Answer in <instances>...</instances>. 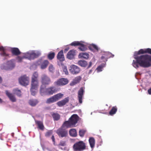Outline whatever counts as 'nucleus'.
I'll return each mask as SVG.
<instances>
[{
  "label": "nucleus",
  "mask_w": 151,
  "mask_h": 151,
  "mask_svg": "<svg viewBox=\"0 0 151 151\" xmlns=\"http://www.w3.org/2000/svg\"><path fill=\"white\" fill-rule=\"evenodd\" d=\"M136 61L133 60V66L135 68H139V65L144 68H148L151 66V49H141L136 51L134 55Z\"/></svg>",
  "instance_id": "1"
},
{
  "label": "nucleus",
  "mask_w": 151,
  "mask_h": 151,
  "mask_svg": "<svg viewBox=\"0 0 151 151\" xmlns=\"http://www.w3.org/2000/svg\"><path fill=\"white\" fill-rule=\"evenodd\" d=\"M79 119V116L77 114H74L71 116L69 120L64 122L63 124V127L65 126L67 128L71 127H75Z\"/></svg>",
  "instance_id": "2"
},
{
  "label": "nucleus",
  "mask_w": 151,
  "mask_h": 151,
  "mask_svg": "<svg viewBox=\"0 0 151 151\" xmlns=\"http://www.w3.org/2000/svg\"><path fill=\"white\" fill-rule=\"evenodd\" d=\"M57 91V89L54 86H50L46 88L45 86L42 85L40 86V92L42 95H52Z\"/></svg>",
  "instance_id": "3"
},
{
  "label": "nucleus",
  "mask_w": 151,
  "mask_h": 151,
  "mask_svg": "<svg viewBox=\"0 0 151 151\" xmlns=\"http://www.w3.org/2000/svg\"><path fill=\"white\" fill-rule=\"evenodd\" d=\"M86 147L85 143L82 141L76 142L73 146V151H83L86 149Z\"/></svg>",
  "instance_id": "4"
},
{
  "label": "nucleus",
  "mask_w": 151,
  "mask_h": 151,
  "mask_svg": "<svg viewBox=\"0 0 151 151\" xmlns=\"http://www.w3.org/2000/svg\"><path fill=\"white\" fill-rule=\"evenodd\" d=\"M41 54L40 52H28L24 54V57L29 60H33L39 56Z\"/></svg>",
  "instance_id": "5"
},
{
  "label": "nucleus",
  "mask_w": 151,
  "mask_h": 151,
  "mask_svg": "<svg viewBox=\"0 0 151 151\" xmlns=\"http://www.w3.org/2000/svg\"><path fill=\"white\" fill-rule=\"evenodd\" d=\"M63 94L61 93H58L54 95L47 99L46 103L50 104L55 102L61 99L63 96Z\"/></svg>",
  "instance_id": "6"
},
{
  "label": "nucleus",
  "mask_w": 151,
  "mask_h": 151,
  "mask_svg": "<svg viewBox=\"0 0 151 151\" xmlns=\"http://www.w3.org/2000/svg\"><path fill=\"white\" fill-rule=\"evenodd\" d=\"M65 127H66V126H64L63 127V124L62 126L56 131V133L60 138L65 137L68 135V131L64 128Z\"/></svg>",
  "instance_id": "7"
},
{
  "label": "nucleus",
  "mask_w": 151,
  "mask_h": 151,
  "mask_svg": "<svg viewBox=\"0 0 151 151\" xmlns=\"http://www.w3.org/2000/svg\"><path fill=\"white\" fill-rule=\"evenodd\" d=\"M41 82L42 85H48L51 83L50 77L45 74H43L41 76Z\"/></svg>",
  "instance_id": "8"
},
{
  "label": "nucleus",
  "mask_w": 151,
  "mask_h": 151,
  "mask_svg": "<svg viewBox=\"0 0 151 151\" xmlns=\"http://www.w3.org/2000/svg\"><path fill=\"white\" fill-rule=\"evenodd\" d=\"M69 82V81L67 78H61L58 79L54 83L55 86H62L67 84Z\"/></svg>",
  "instance_id": "9"
},
{
  "label": "nucleus",
  "mask_w": 151,
  "mask_h": 151,
  "mask_svg": "<svg viewBox=\"0 0 151 151\" xmlns=\"http://www.w3.org/2000/svg\"><path fill=\"white\" fill-rule=\"evenodd\" d=\"M39 75L37 72H34L31 77V84L39 85L38 81Z\"/></svg>",
  "instance_id": "10"
},
{
  "label": "nucleus",
  "mask_w": 151,
  "mask_h": 151,
  "mask_svg": "<svg viewBox=\"0 0 151 151\" xmlns=\"http://www.w3.org/2000/svg\"><path fill=\"white\" fill-rule=\"evenodd\" d=\"M19 82L21 85L27 86L29 83V78L25 75L22 76L19 78Z\"/></svg>",
  "instance_id": "11"
},
{
  "label": "nucleus",
  "mask_w": 151,
  "mask_h": 151,
  "mask_svg": "<svg viewBox=\"0 0 151 151\" xmlns=\"http://www.w3.org/2000/svg\"><path fill=\"white\" fill-rule=\"evenodd\" d=\"M69 71L72 74H76L79 73L80 69L78 66L74 65H72L70 66Z\"/></svg>",
  "instance_id": "12"
},
{
  "label": "nucleus",
  "mask_w": 151,
  "mask_h": 151,
  "mask_svg": "<svg viewBox=\"0 0 151 151\" xmlns=\"http://www.w3.org/2000/svg\"><path fill=\"white\" fill-rule=\"evenodd\" d=\"M38 63L39 65H40V68L42 69H44L47 68L49 64V62L47 60H39L38 61Z\"/></svg>",
  "instance_id": "13"
},
{
  "label": "nucleus",
  "mask_w": 151,
  "mask_h": 151,
  "mask_svg": "<svg viewBox=\"0 0 151 151\" xmlns=\"http://www.w3.org/2000/svg\"><path fill=\"white\" fill-rule=\"evenodd\" d=\"M76 51L74 50H70L67 55V58L70 60L74 59L75 56L76 55Z\"/></svg>",
  "instance_id": "14"
},
{
  "label": "nucleus",
  "mask_w": 151,
  "mask_h": 151,
  "mask_svg": "<svg viewBox=\"0 0 151 151\" xmlns=\"http://www.w3.org/2000/svg\"><path fill=\"white\" fill-rule=\"evenodd\" d=\"M84 90L83 87L81 88L78 91V97L80 104L82 103L83 97L84 94Z\"/></svg>",
  "instance_id": "15"
},
{
  "label": "nucleus",
  "mask_w": 151,
  "mask_h": 151,
  "mask_svg": "<svg viewBox=\"0 0 151 151\" xmlns=\"http://www.w3.org/2000/svg\"><path fill=\"white\" fill-rule=\"evenodd\" d=\"M69 101V98L68 97H66L64 99L59 101L57 102V104L59 107H62L65 105L67 103H68Z\"/></svg>",
  "instance_id": "16"
},
{
  "label": "nucleus",
  "mask_w": 151,
  "mask_h": 151,
  "mask_svg": "<svg viewBox=\"0 0 151 151\" xmlns=\"http://www.w3.org/2000/svg\"><path fill=\"white\" fill-rule=\"evenodd\" d=\"M5 92L6 95L11 101L12 102H15L16 101V99L13 94L9 93L8 91H6Z\"/></svg>",
  "instance_id": "17"
},
{
  "label": "nucleus",
  "mask_w": 151,
  "mask_h": 151,
  "mask_svg": "<svg viewBox=\"0 0 151 151\" xmlns=\"http://www.w3.org/2000/svg\"><path fill=\"white\" fill-rule=\"evenodd\" d=\"M57 58L60 61L62 62L65 60L63 50H61L58 52L57 55Z\"/></svg>",
  "instance_id": "18"
},
{
  "label": "nucleus",
  "mask_w": 151,
  "mask_h": 151,
  "mask_svg": "<svg viewBox=\"0 0 151 151\" xmlns=\"http://www.w3.org/2000/svg\"><path fill=\"white\" fill-rule=\"evenodd\" d=\"M38 86L39 85L31 84L30 91L32 95L35 96V95L36 93V91L37 90Z\"/></svg>",
  "instance_id": "19"
},
{
  "label": "nucleus",
  "mask_w": 151,
  "mask_h": 151,
  "mask_svg": "<svg viewBox=\"0 0 151 151\" xmlns=\"http://www.w3.org/2000/svg\"><path fill=\"white\" fill-rule=\"evenodd\" d=\"M11 51L12 54L14 55H20L21 53L19 50L17 48H12L11 49Z\"/></svg>",
  "instance_id": "20"
},
{
  "label": "nucleus",
  "mask_w": 151,
  "mask_h": 151,
  "mask_svg": "<svg viewBox=\"0 0 151 151\" xmlns=\"http://www.w3.org/2000/svg\"><path fill=\"white\" fill-rule=\"evenodd\" d=\"M81 79V76H79L76 77L70 83L71 86H74L79 83Z\"/></svg>",
  "instance_id": "21"
},
{
  "label": "nucleus",
  "mask_w": 151,
  "mask_h": 151,
  "mask_svg": "<svg viewBox=\"0 0 151 151\" xmlns=\"http://www.w3.org/2000/svg\"><path fill=\"white\" fill-rule=\"evenodd\" d=\"M35 123L37 125L38 128L42 130H44V127L42 122L40 121L35 120Z\"/></svg>",
  "instance_id": "22"
},
{
  "label": "nucleus",
  "mask_w": 151,
  "mask_h": 151,
  "mask_svg": "<svg viewBox=\"0 0 151 151\" xmlns=\"http://www.w3.org/2000/svg\"><path fill=\"white\" fill-rule=\"evenodd\" d=\"M88 141L91 147L92 148H93L95 145V139L93 137H90L89 138Z\"/></svg>",
  "instance_id": "23"
},
{
  "label": "nucleus",
  "mask_w": 151,
  "mask_h": 151,
  "mask_svg": "<svg viewBox=\"0 0 151 151\" xmlns=\"http://www.w3.org/2000/svg\"><path fill=\"white\" fill-rule=\"evenodd\" d=\"M51 115L54 121H58L60 119V115L58 113H53Z\"/></svg>",
  "instance_id": "24"
},
{
  "label": "nucleus",
  "mask_w": 151,
  "mask_h": 151,
  "mask_svg": "<svg viewBox=\"0 0 151 151\" xmlns=\"http://www.w3.org/2000/svg\"><path fill=\"white\" fill-rule=\"evenodd\" d=\"M70 135L73 137H76L77 136L76 131L75 129H72L69 131Z\"/></svg>",
  "instance_id": "25"
},
{
  "label": "nucleus",
  "mask_w": 151,
  "mask_h": 151,
  "mask_svg": "<svg viewBox=\"0 0 151 151\" xmlns=\"http://www.w3.org/2000/svg\"><path fill=\"white\" fill-rule=\"evenodd\" d=\"M89 57L88 54L87 53H82L79 54L78 57L80 58H84L87 59Z\"/></svg>",
  "instance_id": "26"
},
{
  "label": "nucleus",
  "mask_w": 151,
  "mask_h": 151,
  "mask_svg": "<svg viewBox=\"0 0 151 151\" xmlns=\"http://www.w3.org/2000/svg\"><path fill=\"white\" fill-rule=\"evenodd\" d=\"M78 64L82 67H85L87 65V63L85 61L80 60L78 61Z\"/></svg>",
  "instance_id": "27"
},
{
  "label": "nucleus",
  "mask_w": 151,
  "mask_h": 151,
  "mask_svg": "<svg viewBox=\"0 0 151 151\" xmlns=\"http://www.w3.org/2000/svg\"><path fill=\"white\" fill-rule=\"evenodd\" d=\"M103 55L105 56L106 59L110 58H113L114 56V55L109 52H104Z\"/></svg>",
  "instance_id": "28"
},
{
  "label": "nucleus",
  "mask_w": 151,
  "mask_h": 151,
  "mask_svg": "<svg viewBox=\"0 0 151 151\" xmlns=\"http://www.w3.org/2000/svg\"><path fill=\"white\" fill-rule=\"evenodd\" d=\"M38 103V101L36 99H30L29 102V104L32 106H35Z\"/></svg>",
  "instance_id": "29"
},
{
  "label": "nucleus",
  "mask_w": 151,
  "mask_h": 151,
  "mask_svg": "<svg viewBox=\"0 0 151 151\" xmlns=\"http://www.w3.org/2000/svg\"><path fill=\"white\" fill-rule=\"evenodd\" d=\"M117 110V108L116 106H113L111 110L109 112V114L110 115H113L115 114Z\"/></svg>",
  "instance_id": "30"
},
{
  "label": "nucleus",
  "mask_w": 151,
  "mask_h": 151,
  "mask_svg": "<svg viewBox=\"0 0 151 151\" xmlns=\"http://www.w3.org/2000/svg\"><path fill=\"white\" fill-rule=\"evenodd\" d=\"M4 48L2 46L0 47V51H2V52L0 53L1 55L3 56L7 57L9 56V55L6 53L5 51Z\"/></svg>",
  "instance_id": "31"
},
{
  "label": "nucleus",
  "mask_w": 151,
  "mask_h": 151,
  "mask_svg": "<svg viewBox=\"0 0 151 151\" xmlns=\"http://www.w3.org/2000/svg\"><path fill=\"white\" fill-rule=\"evenodd\" d=\"M7 64L8 66L9 67L11 68H14L15 66V65L14 63L13 60H11L8 61L7 62Z\"/></svg>",
  "instance_id": "32"
},
{
  "label": "nucleus",
  "mask_w": 151,
  "mask_h": 151,
  "mask_svg": "<svg viewBox=\"0 0 151 151\" xmlns=\"http://www.w3.org/2000/svg\"><path fill=\"white\" fill-rule=\"evenodd\" d=\"M79 46L78 49L81 51H84L87 49L86 46L83 44L81 43V44Z\"/></svg>",
  "instance_id": "33"
},
{
  "label": "nucleus",
  "mask_w": 151,
  "mask_h": 151,
  "mask_svg": "<svg viewBox=\"0 0 151 151\" xmlns=\"http://www.w3.org/2000/svg\"><path fill=\"white\" fill-rule=\"evenodd\" d=\"M55 53L54 52H50L47 55L48 58L50 60H51L52 59L55 57Z\"/></svg>",
  "instance_id": "34"
},
{
  "label": "nucleus",
  "mask_w": 151,
  "mask_h": 151,
  "mask_svg": "<svg viewBox=\"0 0 151 151\" xmlns=\"http://www.w3.org/2000/svg\"><path fill=\"white\" fill-rule=\"evenodd\" d=\"M14 94H16L18 96L20 97L21 96V92L20 90L16 89L14 90Z\"/></svg>",
  "instance_id": "35"
},
{
  "label": "nucleus",
  "mask_w": 151,
  "mask_h": 151,
  "mask_svg": "<svg viewBox=\"0 0 151 151\" xmlns=\"http://www.w3.org/2000/svg\"><path fill=\"white\" fill-rule=\"evenodd\" d=\"M86 132L85 130L83 129H81L79 131V135L81 137H83Z\"/></svg>",
  "instance_id": "36"
},
{
  "label": "nucleus",
  "mask_w": 151,
  "mask_h": 151,
  "mask_svg": "<svg viewBox=\"0 0 151 151\" xmlns=\"http://www.w3.org/2000/svg\"><path fill=\"white\" fill-rule=\"evenodd\" d=\"M81 44V43L79 41H74L70 44L71 46H79Z\"/></svg>",
  "instance_id": "37"
},
{
  "label": "nucleus",
  "mask_w": 151,
  "mask_h": 151,
  "mask_svg": "<svg viewBox=\"0 0 151 151\" xmlns=\"http://www.w3.org/2000/svg\"><path fill=\"white\" fill-rule=\"evenodd\" d=\"M66 145V142L65 141L61 140L60 141V143L58 144L59 146H64Z\"/></svg>",
  "instance_id": "38"
},
{
  "label": "nucleus",
  "mask_w": 151,
  "mask_h": 151,
  "mask_svg": "<svg viewBox=\"0 0 151 151\" xmlns=\"http://www.w3.org/2000/svg\"><path fill=\"white\" fill-rule=\"evenodd\" d=\"M52 134V130H50L47 132L45 134V136L46 137H48L51 135Z\"/></svg>",
  "instance_id": "39"
},
{
  "label": "nucleus",
  "mask_w": 151,
  "mask_h": 151,
  "mask_svg": "<svg viewBox=\"0 0 151 151\" xmlns=\"http://www.w3.org/2000/svg\"><path fill=\"white\" fill-rule=\"evenodd\" d=\"M54 70L53 66L52 65H50L49 67V70L50 71L52 72Z\"/></svg>",
  "instance_id": "40"
},
{
  "label": "nucleus",
  "mask_w": 151,
  "mask_h": 151,
  "mask_svg": "<svg viewBox=\"0 0 151 151\" xmlns=\"http://www.w3.org/2000/svg\"><path fill=\"white\" fill-rule=\"evenodd\" d=\"M24 58H25L24 57V56L23 57L18 56L17 58V59L18 62H20L22 61V59Z\"/></svg>",
  "instance_id": "41"
},
{
  "label": "nucleus",
  "mask_w": 151,
  "mask_h": 151,
  "mask_svg": "<svg viewBox=\"0 0 151 151\" xmlns=\"http://www.w3.org/2000/svg\"><path fill=\"white\" fill-rule=\"evenodd\" d=\"M91 47L93 48L95 50L97 51H98L99 50V49H98V47L97 46H96V45H94V44L92 45H91Z\"/></svg>",
  "instance_id": "42"
},
{
  "label": "nucleus",
  "mask_w": 151,
  "mask_h": 151,
  "mask_svg": "<svg viewBox=\"0 0 151 151\" xmlns=\"http://www.w3.org/2000/svg\"><path fill=\"white\" fill-rule=\"evenodd\" d=\"M103 68V66H102V65H100L97 68V70L99 71H102V69Z\"/></svg>",
  "instance_id": "43"
},
{
  "label": "nucleus",
  "mask_w": 151,
  "mask_h": 151,
  "mask_svg": "<svg viewBox=\"0 0 151 151\" xmlns=\"http://www.w3.org/2000/svg\"><path fill=\"white\" fill-rule=\"evenodd\" d=\"M63 71L67 75L68 74V73L66 67H65L63 68Z\"/></svg>",
  "instance_id": "44"
},
{
  "label": "nucleus",
  "mask_w": 151,
  "mask_h": 151,
  "mask_svg": "<svg viewBox=\"0 0 151 151\" xmlns=\"http://www.w3.org/2000/svg\"><path fill=\"white\" fill-rule=\"evenodd\" d=\"M148 92L149 94L151 95V88L148 90Z\"/></svg>",
  "instance_id": "45"
},
{
  "label": "nucleus",
  "mask_w": 151,
  "mask_h": 151,
  "mask_svg": "<svg viewBox=\"0 0 151 151\" xmlns=\"http://www.w3.org/2000/svg\"><path fill=\"white\" fill-rule=\"evenodd\" d=\"M51 139L53 142H55V139L54 138V137L53 135H52V137Z\"/></svg>",
  "instance_id": "46"
},
{
  "label": "nucleus",
  "mask_w": 151,
  "mask_h": 151,
  "mask_svg": "<svg viewBox=\"0 0 151 151\" xmlns=\"http://www.w3.org/2000/svg\"><path fill=\"white\" fill-rule=\"evenodd\" d=\"M104 59H106V56L103 55L101 57V59L103 60Z\"/></svg>",
  "instance_id": "47"
},
{
  "label": "nucleus",
  "mask_w": 151,
  "mask_h": 151,
  "mask_svg": "<svg viewBox=\"0 0 151 151\" xmlns=\"http://www.w3.org/2000/svg\"><path fill=\"white\" fill-rule=\"evenodd\" d=\"M92 65V63L91 62H90L89 63V65L88 67V68H90L91 66Z\"/></svg>",
  "instance_id": "48"
},
{
  "label": "nucleus",
  "mask_w": 151,
  "mask_h": 151,
  "mask_svg": "<svg viewBox=\"0 0 151 151\" xmlns=\"http://www.w3.org/2000/svg\"><path fill=\"white\" fill-rule=\"evenodd\" d=\"M69 49V48H67L65 49L64 50V52H67V51Z\"/></svg>",
  "instance_id": "49"
},
{
  "label": "nucleus",
  "mask_w": 151,
  "mask_h": 151,
  "mask_svg": "<svg viewBox=\"0 0 151 151\" xmlns=\"http://www.w3.org/2000/svg\"><path fill=\"white\" fill-rule=\"evenodd\" d=\"M2 79L1 78V77H0V83L2 82Z\"/></svg>",
  "instance_id": "50"
},
{
  "label": "nucleus",
  "mask_w": 151,
  "mask_h": 151,
  "mask_svg": "<svg viewBox=\"0 0 151 151\" xmlns=\"http://www.w3.org/2000/svg\"><path fill=\"white\" fill-rule=\"evenodd\" d=\"M3 102L2 99L0 98V103H1Z\"/></svg>",
  "instance_id": "51"
},
{
  "label": "nucleus",
  "mask_w": 151,
  "mask_h": 151,
  "mask_svg": "<svg viewBox=\"0 0 151 151\" xmlns=\"http://www.w3.org/2000/svg\"><path fill=\"white\" fill-rule=\"evenodd\" d=\"M91 72H92V70H89V73H91Z\"/></svg>",
  "instance_id": "52"
}]
</instances>
